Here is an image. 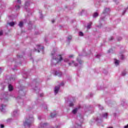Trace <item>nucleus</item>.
I'll return each mask as SVG.
<instances>
[{
	"mask_svg": "<svg viewBox=\"0 0 128 128\" xmlns=\"http://www.w3.org/2000/svg\"><path fill=\"white\" fill-rule=\"evenodd\" d=\"M58 56L59 57L58 58H55V60H56V63L58 64L59 62H62V55L60 54Z\"/></svg>",
	"mask_w": 128,
	"mask_h": 128,
	"instance_id": "nucleus-1",
	"label": "nucleus"
},
{
	"mask_svg": "<svg viewBox=\"0 0 128 128\" xmlns=\"http://www.w3.org/2000/svg\"><path fill=\"white\" fill-rule=\"evenodd\" d=\"M60 90V86H56L54 88V92L56 94H58V90Z\"/></svg>",
	"mask_w": 128,
	"mask_h": 128,
	"instance_id": "nucleus-2",
	"label": "nucleus"
},
{
	"mask_svg": "<svg viewBox=\"0 0 128 128\" xmlns=\"http://www.w3.org/2000/svg\"><path fill=\"white\" fill-rule=\"evenodd\" d=\"M24 126H30V123H28L27 121L25 122L24 123Z\"/></svg>",
	"mask_w": 128,
	"mask_h": 128,
	"instance_id": "nucleus-3",
	"label": "nucleus"
},
{
	"mask_svg": "<svg viewBox=\"0 0 128 128\" xmlns=\"http://www.w3.org/2000/svg\"><path fill=\"white\" fill-rule=\"evenodd\" d=\"M8 90H9L10 92H12V90H14V88L12 87V86L10 84L8 86Z\"/></svg>",
	"mask_w": 128,
	"mask_h": 128,
	"instance_id": "nucleus-4",
	"label": "nucleus"
},
{
	"mask_svg": "<svg viewBox=\"0 0 128 128\" xmlns=\"http://www.w3.org/2000/svg\"><path fill=\"white\" fill-rule=\"evenodd\" d=\"M114 60H115V64H116V66H118V64H120V60L116 59H115Z\"/></svg>",
	"mask_w": 128,
	"mask_h": 128,
	"instance_id": "nucleus-5",
	"label": "nucleus"
},
{
	"mask_svg": "<svg viewBox=\"0 0 128 128\" xmlns=\"http://www.w3.org/2000/svg\"><path fill=\"white\" fill-rule=\"evenodd\" d=\"M55 74L56 76H62V72H55Z\"/></svg>",
	"mask_w": 128,
	"mask_h": 128,
	"instance_id": "nucleus-6",
	"label": "nucleus"
},
{
	"mask_svg": "<svg viewBox=\"0 0 128 128\" xmlns=\"http://www.w3.org/2000/svg\"><path fill=\"white\" fill-rule=\"evenodd\" d=\"M77 112H78V108H76L75 109L73 110L72 111V114H75Z\"/></svg>",
	"mask_w": 128,
	"mask_h": 128,
	"instance_id": "nucleus-7",
	"label": "nucleus"
},
{
	"mask_svg": "<svg viewBox=\"0 0 128 128\" xmlns=\"http://www.w3.org/2000/svg\"><path fill=\"white\" fill-rule=\"evenodd\" d=\"M92 23L90 22L89 24L87 26L88 30H89V28H90V26H92Z\"/></svg>",
	"mask_w": 128,
	"mask_h": 128,
	"instance_id": "nucleus-8",
	"label": "nucleus"
},
{
	"mask_svg": "<svg viewBox=\"0 0 128 128\" xmlns=\"http://www.w3.org/2000/svg\"><path fill=\"white\" fill-rule=\"evenodd\" d=\"M8 24L10 26H14V22H10Z\"/></svg>",
	"mask_w": 128,
	"mask_h": 128,
	"instance_id": "nucleus-9",
	"label": "nucleus"
},
{
	"mask_svg": "<svg viewBox=\"0 0 128 128\" xmlns=\"http://www.w3.org/2000/svg\"><path fill=\"white\" fill-rule=\"evenodd\" d=\"M19 26H20V28H22V26H24V22H20L19 24H18Z\"/></svg>",
	"mask_w": 128,
	"mask_h": 128,
	"instance_id": "nucleus-10",
	"label": "nucleus"
},
{
	"mask_svg": "<svg viewBox=\"0 0 128 128\" xmlns=\"http://www.w3.org/2000/svg\"><path fill=\"white\" fill-rule=\"evenodd\" d=\"M98 16V13L95 12L94 13V15H93V18H96V16Z\"/></svg>",
	"mask_w": 128,
	"mask_h": 128,
	"instance_id": "nucleus-11",
	"label": "nucleus"
},
{
	"mask_svg": "<svg viewBox=\"0 0 128 128\" xmlns=\"http://www.w3.org/2000/svg\"><path fill=\"white\" fill-rule=\"evenodd\" d=\"M78 62L79 64H82V60H80L78 58L77 59Z\"/></svg>",
	"mask_w": 128,
	"mask_h": 128,
	"instance_id": "nucleus-12",
	"label": "nucleus"
},
{
	"mask_svg": "<svg viewBox=\"0 0 128 128\" xmlns=\"http://www.w3.org/2000/svg\"><path fill=\"white\" fill-rule=\"evenodd\" d=\"M56 116V114H53L52 113H51V114H50L51 118H54V116Z\"/></svg>",
	"mask_w": 128,
	"mask_h": 128,
	"instance_id": "nucleus-13",
	"label": "nucleus"
},
{
	"mask_svg": "<svg viewBox=\"0 0 128 128\" xmlns=\"http://www.w3.org/2000/svg\"><path fill=\"white\" fill-rule=\"evenodd\" d=\"M104 118H108V113H105L104 116H103Z\"/></svg>",
	"mask_w": 128,
	"mask_h": 128,
	"instance_id": "nucleus-14",
	"label": "nucleus"
},
{
	"mask_svg": "<svg viewBox=\"0 0 128 128\" xmlns=\"http://www.w3.org/2000/svg\"><path fill=\"white\" fill-rule=\"evenodd\" d=\"M108 10H110V8H106L104 11L103 12V14H106V12H108Z\"/></svg>",
	"mask_w": 128,
	"mask_h": 128,
	"instance_id": "nucleus-15",
	"label": "nucleus"
},
{
	"mask_svg": "<svg viewBox=\"0 0 128 128\" xmlns=\"http://www.w3.org/2000/svg\"><path fill=\"white\" fill-rule=\"evenodd\" d=\"M79 35H80V36H84V33H82V32H79Z\"/></svg>",
	"mask_w": 128,
	"mask_h": 128,
	"instance_id": "nucleus-16",
	"label": "nucleus"
},
{
	"mask_svg": "<svg viewBox=\"0 0 128 128\" xmlns=\"http://www.w3.org/2000/svg\"><path fill=\"white\" fill-rule=\"evenodd\" d=\"M74 62L72 61V63L69 62L68 64H69V66H72V64H74Z\"/></svg>",
	"mask_w": 128,
	"mask_h": 128,
	"instance_id": "nucleus-17",
	"label": "nucleus"
},
{
	"mask_svg": "<svg viewBox=\"0 0 128 128\" xmlns=\"http://www.w3.org/2000/svg\"><path fill=\"white\" fill-rule=\"evenodd\" d=\"M70 106H74V103H72V102L70 104Z\"/></svg>",
	"mask_w": 128,
	"mask_h": 128,
	"instance_id": "nucleus-18",
	"label": "nucleus"
},
{
	"mask_svg": "<svg viewBox=\"0 0 128 128\" xmlns=\"http://www.w3.org/2000/svg\"><path fill=\"white\" fill-rule=\"evenodd\" d=\"M64 62H68V58L64 59Z\"/></svg>",
	"mask_w": 128,
	"mask_h": 128,
	"instance_id": "nucleus-19",
	"label": "nucleus"
},
{
	"mask_svg": "<svg viewBox=\"0 0 128 128\" xmlns=\"http://www.w3.org/2000/svg\"><path fill=\"white\" fill-rule=\"evenodd\" d=\"M16 10H20V6H16Z\"/></svg>",
	"mask_w": 128,
	"mask_h": 128,
	"instance_id": "nucleus-20",
	"label": "nucleus"
},
{
	"mask_svg": "<svg viewBox=\"0 0 128 128\" xmlns=\"http://www.w3.org/2000/svg\"><path fill=\"white\" fill-rule=\"evenodd\" d=\"M28 2H26L25 4V8H26V6H28Z\"/></svg>",
	"mask_w": 128,
	"mask_h": 128,
	"instance_id": "nucleus-21",
	"label": "nucleus"
},
{
	"mask_svg": "<svg viewBox=\"0 0 128 128\" xmlns=\"http://www.w3.org/2000/svg\"><path fill=\"white\" fill-rule=\"evenodd\" d=\"M0 128H4V124H0Z\"/></svg>",
	"mask_w": 128,
	"mask_h": 128,
	"instance_id": "nucleus-22",
	"label": "nucleus"
},
{
	"mask_svg": "<svg viewBox=\"0 0 128 128\" xmlns=\"http://www.w3.org/2000/svg\"><path fill=\"white\" fill-rule=\"evenodd\" d=\"M68 38V40H72V36H69Z\"/></svg>",
	"mask_w": 128,
	"mask_h": 128,
	"instance_id": "nucleus-23",
	"label": "nucleus"
},
{
	"mask_svg": "<svg viewBox=\"0 0 128 128\" xmlns=\"http://www.w3.org/2000/svg\"><path fill=\"white\" fill-rule=\"evenodd\" d=\"M17 58H22V56H17Z\"/></svg>",
	"mask_w": 128,
	"mask_h": 128,
	"instance_id": "nucleus-24",
	"label": "nucleus"
},
{
	"mask_svg": "<svg viewBox=\"0 0 128 128\" xmlns=\"http://www.w3.org/2000/svg\"><path fill=\"white\" fill-rule=\"evenodd\" d=\"M0 36H2V31H0Z\"/></svg>",
	"mask_w": 128,
	"mask_h": 128,
	"instance_id": "nucleus-25",
	"label": "nucleus"
},
{
	"mask_svg": "<svg viewBox=\"0 0 128 128\" xmlns=\"http://www.w3.org/2000/svg\"><path fill=\"white\" fill-rule=\"evenodd\" d=\"M124 56L123 55H122L121 56V60H124Z\"/></svg>",
	"mask_w": 128,
	"mask_h": 128,
	"instance_id": "nucleus-26",
	"label": "nucleus"
},
{
	"mask_svg": "<svg viewBox=\"0 0 128 128\" xmlns=\"http://www.w3.org/2000/svg\"><path fill=\"white\" fill-rule=\"evenodd\" d=\"M54 20H52V24H54Z\"/></svg>",
	"mask_w": 128,
	"mask_h": 128,
	"instance_id": "nucleus-27",
	"label": "nucleus"
},
{
	"mask_svg": "<svg viewBox=\"0 0 128 128\" xmlns=\"http://www.w3.org/2000/svg\"><path fill=\"white\" fill-rule=\"evenodd\" d=\"M69 58H74V55H70Z\"/></svg>",
	"mask_w": 128,
	"mask_h": 128,
	"instance_id": "nucleus-28",
	"label": "nucleus"
},
{
	"mask_svg": "<svg viewBox=\"0 0 128 128\" xmlns=\"http://www.w3.org/2000/svg\"><path fill=\"white\" fill-rule=\"evenodd\" d=\"M40 96H44V94H40Z\"/></svg>",
	"mask_w": 128,
	"mask_h": 128,
	"instance_id": "nucleus-29",
	"label": "nucleus"
},
{
	"mask_svg": "<svg viewBox=\"0 0 128 128\" xmlns=\"http://www.w3.org/2000/svg\"><path fill=\"white\" fill-rule=\"evenodd\" d=\"M18 4H20V0H18Z\"/></svg>",
	"mask_w": 128,
	"mask_h": 128,
	"instance_id": "nucleus-30",
	"label": "nucleus"
},
{
	"mask_svg": "<svg viewBox=\"0 0 128 128\" xmlns=\"http://www.w3.org/2000/svg\"><path fill=\"white\" fill-rule=\"evenodd\" d=\"M64 82H62V83L60 84V86H64Z\"/></svg>",
	"mask_w": 128,
	"mask_h": 128,
	"instance_id": "nucleus-31",
	"label": "nucleus"
},
{
	"mask_svg": "<svg viewBox=\"0 0 128 128\" xmlns=\"http://www.w3.org/2000/svg\"><path fill=\"white\" fill-rule=\"evenodd\" d=\"M110 38H111V39L110 40H114V38H112V37H111Z\"/></svg>",
	"mask_w": 128,
	"mask_h": 128,
	"instance_id": "nucleus-32",
	"label": "nucleus"
},
{
	"mask_svg": "<svg viewBox=\"0 0 128 128\" xmlns=\"http://www.w3.org/2000/svg\"><path fill=\"white\" fill-rule=\"evenodd\" d=\"M122 75H123V76H126V73L122 72Z\"/></svg>",
	"mask_w": 128,
	"mask_h": 128,
	"instance_id": "nucleus-33",
	"label": "nucleus"
},
{
	"mask_svg": "<svg viewBox=\"0 0 128 128\" xmlns=\"http://www.w3.org/2000/svg\"><path fill=\"white\" fill-rule=\"evenodd\" d=\"M46 124H48L46 123H45L43 124V126H46Z\"/></svg>",
	"mask_w": 128,
	"mask_h": 128,
	"instance_id": "nucleus-34",
	"label": "nucleus"
},
{
	"mask_svg": "<svg viewBox=\"0 0 128 128\" xmlns=\"http://www.w3.org/2000/svg\"><path fill=\"white\" fill-rule=\"evenodd\" d=\"M74 66H78V64H74Z\"/></svg>",
	"mask_w": 128,
	"mask_h": 128,
	"instance_id": "nucleus-35",
	"label": "nucleus"
},
{
	"mask_svg": "<svg viewBox=\"0 0 128 128\" xmlns=\"http://www.w3.org/2000/svg\"><path fill=\"white\" fill-rule=\"evenodd\" d=\"M0 72H2V68H0Z\"/></svg>",
	"mask_w": 128,
	"mask_h": 128,
	"instance_id": "nucleus-36",
	"label": "nucleus"
},
{
	"mask_svg": "<svg viewBox=\"0 0 128 128\" xmlns=\"http://www.w3.org/2000/svg\"><path fill=\"white\" fill-rule=\"evenodd\" d=\"M2 108H3L4 107V104H2Z\"/></svg>",
	"mask_w": 128,
	"mask_h": 128,
	"instance_id": "nucleus-37",
	"label": "nucleus"
},
{
	"mask_svg": "<svg viewBox=\"0 0 128 128\" xmlns=\"http://www.w3.org/2000/svg\"><path fill=\"white\" fill-rule=\"evenodd\" d=\"M37 46H40V45H37Z\"/></svg>",
	"mask_w": 128,
	"mask_h": 128,
	"instance_id": "nucleus-38",
	"label": "nucleus"
},
{
	"mask_svg": "<svg viewBox=\"0 0 128 128\" xmlns=\"http://www.w3.org/2000/svg\"><path fill=\"white\" fill-rule=\"evenodd\" d=\"M108 128H112V127H109Z\"/></svg>",
	"mask_w": 128,
	"mask_h": 128,
	"instance_id": "nucleus-39",
	"label": "nucleus"
},
{
	"mask_svg": "<svg viewBox=\"0 0 128 128\" xmlns=\"http://www.w3.org/2000/svg\"><path fill=\"white\" fill-rule=\"evenodd\" d=\"M20 98V96H18V98Z\"/></svg>",
	"mask_w": 128,
	"mask_h": 128,
	"instance_id": "nucleus-40",
	"label": "nucleus"
},
{
	"mask_svg": "<svg viewBox=\"0 0 128 128\" xmlns=\"http://www.w3.org/2000/svg\"><path fill=\"white\" fill-rule=\"evenodd\" d=\"M38 52H40V50H38Z\"/></svg>",
	"mask_w": 128,
	"mask_h": 128,
	"instance_id": "nucleus-41",
	"label": "nucleus"
},
{
	"mask_svg": "<svg viewBox=\"0 0 128 128\" xmlns=\"http://www.w3.org/2000/svg\"><path fill=\"white\" fill-rule=\"evenodd\" d=\"M52 56H54V54H52Z\"/></svg>",
	"mask_w": 128,
	"mask_h": 128,
	"instance_id": "nucleus-42",
	"label": "nucleus"
}]
</instances>
